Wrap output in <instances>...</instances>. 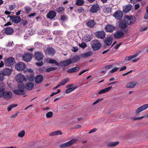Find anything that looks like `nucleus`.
<instances>
[{"label":"nucleus","mask_w":148,"mask_h":148,"mask_svg":"<svg viewBox=\"0 0 148 148\" xmlns=\"http://www.w3.org/2000/svg\"><path fill=\"white\" fill-rule=\"evenodd\" d=\"M77 88V86L72 87L71 88H68L65 90V92L67 93H69L73 90L76 89Z\"/></svg>","instance_id":"f704fd0d"},{"label":"nucleus","mask_w":148,"mask_h":148,"mask_svg":"<svg viewBox=\"0 0 148 148\" xmlns=\"http://www.w3.org/2000/svg\"><path fill=\"white\" fill-rule=\"evenodd\" d=\"M43 79V77L42 75H38L35 78V82L36 83L39 84L42 81Z\"/></svg>","instance_id":"4be33fe9"},{"label":"nucleus","mask_w":148,"mask_h":148,"mask_svg":"<svg viewBox=\"0 0 148 148\" xmlns=\"http://www.w3.org/2000/svg\"><path fill=\"white\" fill-rule=\"evenodd\" d=\"M88 70V69L86 70H84L82 71H80V72L79 73V75H80L82 74H83L86 71Z\"/></svg>","instance_id":"e2e57ef3"},{"label":"nucleus","mask_w":148,"mask_h":148,"mask_svg":"<svg viewBox=\"0 0 148 148\" xmlns=\"http://www.w3.org/2000/svg\"><path fill=\"white\" fill-rule=\"evenodd\" d=\"M71 50L74 52H76L78 50V48L77 47H73Z\"/></svg>","instance_id":"6e6d98bb"},{"label":"nucleus","mask_w":148,"mask_h":148,"mask_svg":"<svg viewBox=\"0 0 148 148\" xmlns=\"http://www.w3.org/2000/svg\"><path fill=\"white\" fill-rule=\"evenodd\" d=\"M4 62L5 64L8 66L13 65L15 63V59L12 57L6 58Z\"/></svg>","instance_id":"0eeeda50"},{"label":"nucleus","mask_w":148,"mask_h":148,"mask_svg":"<svg viewBox=\"0 0 148 148\" xmlns=\"http://www.w3.org/2000/svg\"><path fill=\"white\" fill-rule=\"evenodd\" d=\"M47 16L48 18L50 19H52L56 17V13L55 11H51L47 14Z\"/></svg>","instance_id":"5701e85b"},{"label":"nucleus","mask_w":148,"mask_h":148,"mask_svg":"<svg viewBox=\"0 0 148 148\" xmlns=\"http://www.w3.org/2000/svg\"><path fill=\"white\" fill-rule=\"evenodd\" d=\"M132 6L130 5H126L124 7L123 10V12L125 13H127L129 12L132 9Z\"/></svg>","instance_id":"a878e982"},{"label":"nucleus","mask_w":148,"mask_h":148,"mask_svg":"<svg viewBox=\"0 0 148 148\" xmlns=\"http://www.w3.org/2000/svg\"><path fill=\"white\" fill-rule=\"evenodd\" d=\"M103 99V98L97 99L96 101H95L93 103L92 105H95V104H97L99 101L102 100Z\"/></svg>","instance_id":"864d4df0"},{"label":"nucleus","mask_w":148,"mask_h":148,"mask_svg":"<svg viewBox=\"0 0 148 148\" xmlns=\"http://www.w3.org/2000/svg\"><path fill=\"white\" fill-rule=\"evenodd\" d=\"M105 29L107 32L112 33L114 30L115 27L111 25L108 24L106 25Z\"/></svg>","instance_id":"4468645a"},{"label":"nucleus","mask_w":148,"mask_h":148,"mask_svg":"<svg viewBox=\"0 0 148 148\" xmlns=\"http://www.w3.org/2000/svg\"><path fill=\"white\" fill-rule=\"evenodd\" d=\"M95 35L97 38L103 39L105 38L106 34L104 31L101 30L96 32Z\"/></svg>","instance_id":"6e6552de"},{"label":"nucleus","mask_w":148,"mask_h":148,"mask_svg":"<svg viewBox=\"0 0 148 148\" xmlns=\"http://www.w3.org/2000/svg\"><path fill=\"white\" fill-rule=\"evenodd\" d=\"M91 45L94 51L97 50L99 49L101 47L100 43L97 40H92L91 42Z\"/></svg>","instance_id":"f03ea898"},{"label":"nucleus","mask_w":148,"mask_h":148,"mask_svg":"<svg viewBox=\"0 0 148 148\" xmlns=\"http://www.w3.org/2000/svg\"><path fill=\"white\" fill-rule=\"evenodd\" d=\"M18 105L16 104H11L7 108V110L8 111H10L12 108L16 107Z\"/></svg>","instance_id":"a19ab883"},{"label":"nucleus","mask_w":148,"mask_h":148,"mask_svg":"<svg viewBox=\"0 0 148 148\" xmlns=\"http://www.w3.org/2000/svg\"><path fill=\"white\" fill-rule=\"evenodd\" d=\"M132 59V56H129L126 57L125 58V60L126 61H129Z\"/></svg>","instance_id":"13d9d810"},{"label":"nucleus","mask_w":148,"mask_h":148,"mask_svg":"<svg viewBox=\"0 0 148 148\" xmlns=\"http://www.w3.org/2000/svg\"><path fill=\"white\" fill-rule=\"evenodd\" d=\"M112 88V86H110L108 88H106L104 89H102L99 91L98 93L99 94H101L103 93L107 92Z\"/></svg>","instance_id":"cd10ccee"},{"label":"nucleus","mask_w":148,"mask_h":148,"mask_svg":"<svg viewBox=\"0 0 148 148\" xmlns=\"http://www.w3.org/2000/svg\"><path fill=\"white\" fill-rule=\"evenodd\" d=\"M92 53L90 52H87L82 54V56L84 58H86L91 56Z\"/></svg>","instance_id":"79ce46f5"},{"label":"nucleus","mask_w":148,"mask_h":148,"mask_svg":"<svg viewBox=\"0 0 148 148\" xmlns=\"http://www.w3.org/2000/svg\"><path fill=\"white\" fill-rule=\"evenodd\" d=\"M112 40V38L111 37H107L104 40V42L107 46H109L111 45Z\"/></svg>","instance_id":"b1692460"},{"label":"nucleus","mask_w":148,"mask_h":148,"mask_svg":"<svg viewBox=\"0 0 148 148\" xmlns=\"http://www.w3.org/2000/svg\"><path fill=\"white\" fill-rule=\"evenodd\" d=\"M36 64L38 66H41L43 65V62L42 61L40 62H38L36 63Z\"/></svg>","instance_id":"bf43d9fd"},{"label":"nucleus","mask_w":148,"mask_h":148,"mask_svg":"<svg viewBox=\"0 0 148 148\" xmlns=\"http://www.w3.org/2000/svg\"><path fill=\"white\" fill-rule=\"evenodd\" d=\"M34 56L36 59L38 61L42 60L44 58L43 53L40 51L36 52L34 54Z\"/></svg>","instance_id":"ddd939ff"},{"label":"nucleus","mask_w":148,"mask_h":148,"mask_svg":"<svg viewBox=\"0 0 148 148\" xmlns=\"http://www.w3.org/2000/svg\"><path fill=\"white\" fill-rule=\"evenodd\" d=\"M135 85L136 84H134V82H131L127 84L126 86L127 88H134Z\"/></svg>","instance_id":"e433bc0d"},{"label":"nucleus","mask_w":148,"mask_h":148,"mask_svg":"<svg viewBox=\"0 0 148 148\" xmlns=\"http://www.w3.org/2000/svg\"><path fill=\"white\" fill-rule=\"evenodd\" d=\"M12 70L10 69L6 68L4 69L2 72V74L4 75L9 76L11 73Z\"/></svg>","instance_id":"aec40b11"},{"label":"nucleus","mask_w":148,"mask_h":148,"mask_svg":"<svg viewBox=\"0 0 148 148\" xmlns=\"http://www.w3.org/2000/svg\"><path fill=\"white\" fill-rule=\"evenodd\" d=\"M46 61L50 63H54L58 66H62L65 65V61L58 63L56 60L54 59L48 58L46 59Z\"/></svg>","instance_id":"39448f33"},{"label":"nucleus","mask_w":148,"mask_h":148,"mask_svg":"<svg viewBox=\"0 0 148 148\" xmlns=\"http://www.w3.org/2000/svg\"><path fill=\"white\" fill-rule=\"evenodd\" d=\"M127 24L124 21H121L119 23V26L122 29L126 28L127 27Z\"/></svg>","instance_id":"c756f323"},{"label":"nucleus","mask_w":148,"mask_h":148,"mask_svg":"<svg viewBox=\"0 0 148 148\" xmlns=\"http://www.w3.org/2000/svg\"><path fill=\"white\" fill-rule=\"evenodd\" d=\"M144 116H142L140 117L134 118L133 119L134 120H140V119H142L144 118Z\"/></svg>","instance_id":"052dcab7"},{"label":"nucleus","mask_w":148,"mask_h":148,"mask_svg":"<svg viewBox=\"0 0 148 148\" xmlns=\"http://www.w3.org/2000/svg\"><path fill=\"white\" fill-rule=\"evenodd\" d=\"M60 92V89H58L57 90V91L56 92H52L50 95L51 97H52L53 96L55 95L56 94L59 93Z\"/></svg>","instance_id":"5fc2aeb1"},{"label":"nucleus","mask_w":148,"mask_h":148,"mask_svg":"<svg viewBox=\"0 0 148 148\" xmlns=\"http://www.w3.org/2000/svg\"><path fill=\"white\" fill-rule=\"evenodd\" d=\"M16 80L18 83V85H21V84H23V82L24 81H26L27 79L25 77L24 75L21 73H19L17 75L16 77Z\"/></svg>","instance_id":"7ed1b4c3"},{"label":"nucleus","mask_w":148,"mask_h":148,"mask_svg":"<svg viewBox=\"0 0 148 148\" xmlns=\"http://www.w3.org/2000/svg\"><path fill=\"white\" fill-rule=\"evenodd\" d=\"M9 17L12 22L15 23H18L19 22L21 21V18L20 17L18 16H15L12 17L8 15L7 18Z\"/></svg>","instance_id":"6ab92c4d"},{"label":"nucleus","mask_w":148,"mask_h":148,"mask_svg":"<svg viewBox=\"0 0 148 148\" xmlns=\"http://www.w3.org/2000/svg\"><path fill=\"white\" fill-rule=\"evenodd\" d=\"M12 28L10 27H8L4 29L3 32L7 35H10L14 33Z\"/></svg>","instance_id":"f3484780"},{"label":"nucleus","mask_w":148,"mask_h":148,"mask_svg":"<svg viewBox=\"0 0 148 148\" xmlns=\"http://www.w3.org/2000/svg\"><path fill=\"white\" fill-rule=\"evenodd\" d=\"M62 134V132L61 131L57 130L50 133L49 134V135L50 136H52Z\"/></svg>","instance_id":"7c9ffc66"},{"label":"nucleus","mask_w":148,"mask_h":148,"mask_svg":"<svg viewBox=\"0 0 148 148\" xmlns=\"http://www.w3.org/2000/svg\"><path fill=\"white\" fill-rule=\"evenodd\" d=\"M53 112H49L46 114V116L47 118H50L53 115Z\"/></svg>","instance_id":"37998d69"},{"label":"nucleus","mask_w":148,"mask_h":148,"mask_svg":"<svg viewBox=\"0 0 148 148\" xmlns=\"http://www.w3.org/2000/svg\"><path fill=\"white\" fill-rule=\"evenodd\" d=\"M18 89H16L14 91V92L16 94L21 95L24 94V85L23 84H21V85H18Z\"/></svg>","instance_id":"20e7f679"},{"label":"nucleus","mask_w":148,"mask_h":148,"mask_svg":"<svg viewBox=\"0 0 148 148\" xmlns=\"http://www.w3.org/2000/svg\"><path fill=\"white\" fill-rule=\"evenodd\" d=\"M86 42H89L91 40V38L89 35L86 36L84 38Z\"/></svg>","instance_id":"09e8293b"},{"label":"nucleus","mask_w":148,"mask_h":148,"mask_svg":"<svg viewBox=\"0 0 148 148\" xmlns=\"http://www.w3.org/2000/svg\"><path fill=\"white\" fill-rule=\"evenodd\" d=\"M77 11L79 13L83 12H84V9L82 7L78 8L77 10Z\"/></svg>","instance_id":"de8ad7c7"},{"label":"nucleus","mask_w":148,"mask_h":148,"mask_svg":"<svg viewBox=\"0 0 148 148\" xmlns=\"http://www.w3.org/2000/svg\"><path fill=\"white\" fill-rule=\"evenodd\" d=\"M87 26L90 27H93L95 25V23L94 20H90L86 22Z\"/></svg>","instance_id":"bb28decb"},{"label":"nucleus","mask_w":148,"mask_h":148,"mask_svg":"<svg viewBox=\"0 0 148 148\" xmlns=\"http://www.w3.org/2000/svg\"><path fill=\"white\" fill-rule=\"evenodd\" d=\"M60 20L61 23L64 25L63 23H64V21L65 20V16H64L62 15L61 16Z\"/></svg>","instance_id":"3c124183"},{"label":"nucleus","mask_w":148,"mask_h":148,"mask_svg":"<svg viewBox=\"0 0 148 148\" xmlns=\"http://www.w3.org/2000/svg\"><path fill=\"white\" fill-rule=\"evenodd\" d=\"M79 46L80 47L84 49L87 46V45L85 42H82L79 44Z\"/></svg>","instance_id":"49530a36"},{"label":"nucleus","mask_w":148,"mask_h":148,"mask_svg":"<svg viewBox=\"0 0 148 148\" xmlns=\"http://www.w3.org/2000/svg\"><path fill=\"white\" fill-rule=\"evenodd\" d=\"M60 31H54L53 33L54 34L57 35L60 34Z\"/></svg>","instance_id":"0e129e2a"},{"label":"nucleus","mask_w":148,"mask_h":148,"mask_svg":"<svg viewBox=\"0 0 148 148\" xmlns=\"http://www.w3.org/2000/svg\"><path fill=\"white\" fill-rule=\"evenodd\" d=\"M119 143V142L118 141L112 142L108 143V146L109 147H114L118 144Z\"/></svg>","instance_id":"c9c22d12"},{"label":"nucleus","mask_w":148,"mask_h":148,"mask_svg":"<svg viewBox=\"0 0 148 148\" xmlns=\"http://www.w3.org/2000/svg\"><path fill=\"white\" fill-rule=\"evenodd\" d=\"M25 134V132L24 130H22L18 134V136L20 137H23Z\"/></svg>","instance_id":"a18cd8bd"},{"label":"nucleus","mask_w":148,"mask_h":148,"mask_svg":"<svg viewBox=\"0 0 148 148\" xmlns=\"http://www.w3.org/2000/svg\"><path fill=\"white\" fill-rule=\"evenodd\" d=\"M4 91V85L3 84H0V98L3 96V93Z\"/></svg>","instance_id":"473e14b6"},{"label":"nucleus","mask_w":148,"mask_h":148,"mask_svg":"<svg viewBox=\"0 0 148 148\" xmlns=\"http://www.w3.org/2000/svg\"><path fill=\"white\" fill-rule=\"evenodd\" d=\"M71 58L72 60L73 63H75L79 60L80 59V57L79 55H76Z\"/></svg>","instance_id":"2f4dec72"},{"label":"nucleus","mask_w":148,"mask_h":148,"mask_svg":"<svg viewBox=\"0 0 148 148\" xmlns=\"http://www.w3.org/2000/svg\"><path fill=\"white\" fill-rule=\"evenodd\" d=\"M123 15V13L121 11L117 10L114 13L113 16L116 19L120 20L122 18Z\"/></svg>","instance_id":"9d476101"},{"label":"nucleus","mask_w":148,"mask_h":148,"mask_svg":"<svg viewBox=\"0 0 148 148\" xmlns=\"http://www.w3.org/2000/svg\"><path fill=\"white\" fill-rule=\"evenodd\" d=\"M32 57V55L29 53H26L22 56L23 60L27 62L30 61Z\"/></svg>","instance_id":"9b49d317"},{"label":"nucleus","mask_w":148,"mask_h":148,"mask_svg":"<svg viewBox=\"0 0 148 148\" xmlns=\"http://www.w3.org/2000/svg\"><path fill=\"white\" fill-rule=\"evenodd\" d=\"M99 5L97 4H95L92 5L90 9V11L92 13H95L97 12L99 9Z\"/></svg>","instance_id":"2eb2a0df"},{"label":"nucleus","mask_w":148,"mask_h":148,"mask_svg":"<svg viewBox=\"0 0 148 148\" xmlns=\"http://www.w3.org/2000/svg\"><path fill=\"white\" fill-rule=\"evenodd\" d=\"M124 36V33L121 31L119 30L115 32L114 34V37L116 39L121 38Z\"/></svg>","instance_id":"f8f14e48"},{"label":"nucleus","mask_w":148,"mask_h":148,"mask_svg":"<svg viewBox=\"0 0 148 148\" xmlns=\"http://www.w3.org/2000/svg\"><path fill=\"white\" fill-rule=\"evenodd\" d=\"M80 68L78 66L71 68L68 69L66 71L68 73H72L77 72L79 70Z\"/></svg>","instance_id":"393cba45"},{"label":"nucleus","mask_w":148,"mask_h":148,"mask_svg":"<svg viewBox=\"0 0 148 148\" xmlns=\"http://www.w3.org/2000/svg\"><path fill=\"white\" fill-rule=\"evenodd\" d=\"M77 141L76 139H73L65 143V147H68Z\"/></svg>","instance_id":"72a5a7b5"},{"label":"nucleus","mask_w":148,"mask_h":148,"mask_svg":"<svg viewBox=\"0 0 148 148\" xmlns=\"http://www.w3.org/2000/svg\"><path fill=\"white\" fill-rule=\"evenodd\" d=\"M121 42H120L119 44H117L115 46L114 48L115 49H117L121 45Z\"/></svg>","instance_id":"680f3d73"},{"label":"nucleus","mask_w":148,"mask_h":148,"mask_svg":"<svg viewBox=\"0 0 148 148\" xmlns=\"http://www.w3.org/2000/svg\"><path fill=\"white\" fill-rule=\"evenodd\" d=\"M24 72L25 73L27 72L31 74L30 75L27 77V78L29 81L31 82L33 81L34 79V72L33 70L31 69H29L25 70Z\"/></svg>","instance_id":"423d86ee"},{"label":"nucleus","mask_w":148,"mask_h":148,"mask_svg":"<svg viewBox=\"0 0 148 148\" xmlns=\"http://www.w3.org/2000/svg\"><path fill=\"white\" fill-rule=\"evenodd\" d=\"M119 69V68L116 67L114 68L112 70L110 71V72L111 73H113L115 72L116 71Z\"/></svg>","instance_id":"4d7b16f0"},{"label":"nucleus","mask_w":148,"mask_h":148,"mask_svg":"<svg viewBox=\"0 0 148 148\" xmlns=\"http://www.w3.org/2000/svg\"><path fill=\"white\" fill-rule=\"evenodd\" d=\"M124 20L126 23L128 25H131L134 23L136 21V18L132 16L126 15L125 16Z\"/></svg>","instance_id":"f257e3e1"},{"label":"nucleus","mask_w":148,"mask_h":148,"mask_svg":"<svg viewBox=\"0 0 148 148\" xmlns=\"http://www.w3.org/2000/svg\"><path fill=\"white\" fill-rule=\"evenodd\" d=\"M41 44L40 43H38V42H36L34 44V45L38 47L40 45H41Z\"/></svg>","instance_id":"69168bd1"},{"label":"nucleus","mask_w":148,"mask_h":148,"mask_svg":"<svg viewBox=\"0 0 148 148\" xmlns=\"http://www.w3.org/2000/svg\"><path fill=\"white\" fill-rule=\"evenodd\" d=\"M12 94L10 91H6L4 92L3 96L4 98L6 100H9L11 98Z\"/></svg>","instance_id":"dca6fc26"},{"label":"nucleus","mask_w":148,"mask_h":148,"mask_svg":"<svg viewBox=\"0 0 148 148\" xmlns=\"http://www.w3.org/2000/svg\"><path fill=\"white\" fill-rule=\"evenodd\" d=\"M138 0H130V2L132 3H135L138 1Z\"/></svg>","instance_id":"338daca9"},{"label":"nucleus","mask_w":148,"mask_h":148,"mask_svg":"<svg viewBox=\"0 0 148 148\" xmlns=\"http://www.w3.org/2000/svg\"><path fill=\"white\" fill-rule=\"evenodd\" d=\"M56 69V68L55 67H52L47 69L46 70V71L49 72L51 71L55 70Z\"/></svg>","instance_id":"8fccbe9b"},{"label":"nucleus","mask_w":148,"mask_h":148,"mask_svg":"<svg viewBox=\"0 0 148 148\" xmlns=\"http://www.w3.org/2000/svg\"><path fill=\"white\" fill-rule=\"evenodd\" d=\"M45 53L46 54L53 56L55 53L54 49L52 48H49L45 50Z\"/></svg>","instance_id":"412c9836"},{"label":"nucleus","mask_w":148,"mask_h":148,"mask_svg":"<svg viewBox=\"0 0 148 148\" xmlns=\"http://www.w3.org/2000/svg\"><path fill=\"white\" fill-rule=\"evenodd\" d=\"M34 86L33 84L32 83H28L26 84L25 88L28 90H30L32 89Z\"/></svg>","instance_id":"c85d7f7f"},{"label":"nucleus","mask_w":148,"mask_h":148,"mask_svg":"<svg viewBox=\"0 0 148 148\" xmlns=\"http://www.w3.org/2000/svg\"><path fill=\"white\" fill-rule=\"evenodd\" d=\"M103 99V98L97 99L96 101H95L93 103L92 105H95V104H97L99 101L102 100Z\"/></svg>","instance_id":"603ef678"},{"label":"nucleus","mask_w":148,"mask_h":148,"mask_svg":"<svg viewBox=\"0 0 148 148\" xmlns=\"http://www.w3.org/2000/svg\"><path fill=\"white\" fill-rule=\"evenodd\" d=\"M97 130L96 128L92 129L89 132V133L90 134L93 133L95 132Z\"/></svg>","instance_id":"774afa93"},{"label":"nucleus","mask_w":148,"mask_h":148,"mask_svg":"<svg viewBox=\"0 0 148 148\" xmlns=\"http://www.w3.org/2000/svg\"><path fill=\"white\" fill-rule=\"evenodd\" d=\"M73 63L71 58L67 59L65 60V66H68Z\"/></svg>","instance_id":"ea45409f"},{"label":"nucleus","mask_w":148,"mask_h":148,"mask_svg":"<svg viewBox=\"0 0 148 148\" xmlns=\"http://www.w3.org/2000/svg\"><path fill=\"white\" fill-rule=\"evenodd\" d=\"M64 8L62 7H59L56 8V11L59 13L62 14L64 12Z\"/></svg>","instance_id":"4c0bfd02"},{"label":"nucleus","mask_w":148,"mask_h":148,"mask_svg":"<svg viewBox=\"0 0 148 148\" xmlns=\"http://www.w3.org/2000/svg\"><path fill=\"white\" fill-rule=\"evenodd\" d=\"M26 67V66L23 63L20 62L17 63L15 66L16 69L18 71H23Z\"/></svg>","instance_id":"1a4fd4ad"},{"label":"nucleus","mask_w":148,"mask_h":148,"mask_svg":"<svg viewBox=\"0 0 148 148\" xmlns=\"http://www.w3.org/2000/svg\"><path fill=\"white\" fill-rule=\"evenodd\" d=\"M148 108V104H145L138 108L136 111L137 114H139L140 112L143 111Z\"/></svg>","instance_id":"a211bd4d"},{"label":"nucleus","mask_w":148,"mask_h":148,"mask_svg":"<svg viewBox=\"0 0 148 148\" xmlns=\"http://www.w3.org/2000/svg\"><path fill=\"white\" fill-rule=\"evenodd\" d=\"M84 3L83 0H77L75 3L76 5H81Z\"/></svg>","instance_id":"c03bdc74"},{"label":"nucleus","mask_w":148,"mask_h":148,"mask_svg":"<svg viewBox=\"0 0 148 148\" xmlns=\"http://www.w3.org/2000/svg\"><path fill=\"white\" fill-rule=\"evenodd\" d=\"M24 9L25 12L27 14L29 13L32 10L31 8L29 6L24 7Z\"/></svg>","instance_id":"58836bf2"}]
</instances>
